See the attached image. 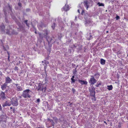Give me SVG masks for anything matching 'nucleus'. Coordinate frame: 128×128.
Returning <instances> with one entry per match:
<instances>
[{"mask_svg":"<svg viewBox=\"0 0 128 128\" xmlns=\"http://www.w3.org/2000/svg\"><path fill=\"white\" fill-rule=\"evenodd\" d=\"M1 96H4L5 95V92H2L0 94Z\"/></svg>","mask_w":128,"mask_h":128,"instance_id":"nucleus-28","label":"nucleus"},{"mask_svg":"<svg viewBox=\"0 0 128 128\" xmlns=\"http://www.w3.org/2000/svg\"><path fill=\"white\" fill-rule=\"evenodd\" d=\"M105 60L101 58L100 59V64L102 65H104L105 63Z\"/></svg>","mask_w":128,"mask_h":128,"instance_id":"nucleus-20","label":"nucleus"},{"mask_svg":"<svg viewBox=\"0 0 128 128\" xmlns=\"http://www.w3.org/2000/svg\"><path fill=\"white\" fill-rule=\"evenodd\" d=\"M27 20H26L24 21V22L26 24L27 26L28 27H29V24L27 23Z\"/></svg>","mask_w":128,"mask_h":128,"instance_id":"nucleus-30","label":"nucleus"},{"mask_svg":"<svg viewBox=\"0 0 128 128\" xmlns=\"http://www.w3.org/2000/svg\"><path fill=\"white\" fill-rule=\"evenodd\" d=\"M83 16H84V18L86 20V19L87 18L88 16V14L86 13H85L84 12V13L83 14Z\"/></svg>","mask_w":128,"mask_h":128,"instance_id":"nucleus-22","label":"nucleus"},{"mask_svg":"<svg viewBox=\"0 0 128 128\" xmlns=\"http://www.w3.org/2000/svg\"><path fill=\"white\" fill-rule=\"evenodd\" d=\"M73 46V47H72L73 48H76V47L75 45H74Z\"/></svg>","mask_w":128,"mask_h":128,"instance_id":"nucleus-47","label":"nucleus"},{"mask_svg":"<svg viewBox=\"0 0 128 128\" xmlns=\"http://www.w3.org/2000/svg\"><path fill=\"white\" fill-rule=\"evenodd\" d=\"M74 76H72V77L71 78L74 79Z\"/></svg>","mask_w":128,"mask_h":128,"instance_id":"nucleus-49","label":"nucleus"},{"mask_svg":"<svg viewBox=\"0 0 128 128\" xmlns=\"http://www.w3.org/2000/svg\"><path fill=\"white\" fill-rule=\"evenodd\" d=\"M0 98L2 99V100H4L6 98L5 96H0Z\"/></svg>","mask_w":128,"mask_h":128,"instance_id":"nucleus-34","label":"nucleus"},{"mask_svg":"<svg viewBox=\"0 0 128 128\" xmlns=\"http://www.w3.org/2000/svg\"><path fill=\"white\" fill-rule=\"evenodd\" d=\"M116 20H118L120 18V16L118 15H116Z\"/></svg>","mask_w":128,"mask_h":128,"instance_id":"nucleus-33","label":"nucleus"},{"mask_svg":"<svg viewBox=\"0 0 128 128\" xmlns=\"http://www.w3.org/2000/svg\"><path fill=\"white\" fill-rule=\"evenodd\" d=\"M7 87V84L5 83L1 86V88L2 90H5Z\"/></svg>","mask_w":128,"mask_h":128,"instance_id":"nucleus-18","label":"nucleus"},{"mask_svg":"<svg viewBox=\"0 0 128 128\" xmlns=\"http://www.w3.org/2000/svg\"><path fill=\"white\" fill-rule=\"evenodd\" d=\"M48 51L49 52H50V50H48Z\"/></svg>","mask_w":128,"mask_h":128,"instance_id":"nucleus-55","label":"nucleus"},{"mask_svg":"<svg viewBox=\"0 0 128 128\" xmlns=\"http://www.w3.org/2000/svg\"><path fill=\"white\" fill-rule=\"evenodd\" d=\"M11 16L12 18L14 19V20H16V17L15 16H14L12 14Z\"/></svg>","mask_w":128,"mask_h":128,"instance_id":"nucleus-37","label":"nucleus"},{"mask_svg":"<svg viewBox=\"0 0 128 128\" xmlns=\"http://www.w3.org/2000/svg\"><path fill=\"white\" fill-rule=\"evenodd\" d=\"M77 72V71L76 70V68H75L74 70H73V73L74 74H76V72Z\"/></svg>","mask_w":128,"mask_h":128,"instance_id":"nucleus-32","label":"nucleus"},{"mask_svg":"<svg viewBox=\"0 0 128 128\" xmlns=\"http://www.w3.org/2000/svg\"><path fill=\"white\" fill-rule=\"evenodd\" d=\"M32 92L29 90L27 89L23 91L22 96H30V94Z\"/></svg>","mask_w":128,"mask_h":128,"instance_id":"nucleus-7","label":"nucleus"},{"mask_svg":"<svg viewBox=\"0 0 128 128\" xmlns=\"http://www.w3.org/2000/svg\"><path fill=\"white\" fill-rule=\"evenodd\" d=\"M9 58H10V56H9V55H8V59H9Z\"/></svg>","mask_w":128,"mask_h":128,"instance_id":"nucleus-58","label":"nucleus"},{"mask_svg":"<svg viewBox=\"0 0 128 128\" xmlns=\"http://www.w3.org/2000/svg\"><path fill=\"white\" fill-rule=\"evenodd\" d=\"M27 96H24V98H26V97H27ZM28 97L30 98V96H28Z\"/></svg>","mask_w":128,"mask_h":128,"instance_id":"nucleus-52","label":"nucleus"},{"mask_svg":"<svg viewBox=\"0 0 128 128\" xmlns=\"http://www.w3.org/2000/svg\"><path fill=\"white\" fill-rule=\"evenodd\" d=\"M47 40L49 44H50L53 43L55 42V39L54 38H49L47 39Z\"/></svg>","mask_w":128,"mask_h":128,"instance_id":"nucleus-10","label":"nucleus"},{"mask_svg":"<svg viewBox=\"0 0 128 128\" xmlns=\"http://www.w3.org/2000/svg\"><path fill=\"white\" fill-rule=\"evenodd\" d=\"M27 127L28 128H30V126H27Z\"/></svg>","mask_w":128,"mask_h":128,"instance_id":"nucleus-54","label":"nucleus"},{"mask_svg":"<svg viewBox=\"0 0 128 128\" xmlns=\"http://www.w3.org/2000/svg\"><path fill=\"white\" fill-rule=\"evenodd\" d=\"M18 67L17 66H15L14 68V70H18Z\"/></svg>","mask_w":128,"mask_h":128,"instance_id":"nucleus-40","label":"nucleus"},{"mask_svg":"<svg viewBox=\"0 0 128 128\" xmlns=\"http://www.w3.org/2000/svg\"><path fill=\"white\" fill-rule=\"evenodd\" d=\"M40 102V99L39 98L37 99L36 100V102Z\"/></svg>","mask_w":128,"mask_h":128,"instance_id":"nucleus-39","label":"nucleus"},{"mask_svg":"<svg viewBox=\"0 0 128 128\" xmlns=\"http://www.w3.org/2000/svg\"><path fill=\"white\" fill-rule=\"evenodd\" d=\"M72 92H73V93H74L75 92H76V90H75V89H74V88H72Z\"/></svg>","mask_w":128,"mask_h":128,"instance_id":"nucleus-38","label":"nucleus"},{"mask_svg":"<svg viewBox=\"0 0 128 128\" xmlns=\"http://www.w3.org/2000/svg\"><path fill=\"white\" fill-rule=\"evenodd\" d=\"M12 105L14 106H17L18 104L17 98L14 97L12 98L11 100Z\"/></svg>","mask_w":128,"mask_h":128,"instance_id":"nucleus-4","label":"nucleus"},{"mask_svg":"<svg viewBox=\"0 0 128 128\" xmlns=\"http://www.w3.org/2000/svg\"><path fill=\"white\" fill-rule=\"evenodd\" d=\"M47 108H48V104H47Z\"/></svg>","mask_w":128,"mask_h":128,"instance_id":"nucleus-61","label":"nucleus"},{"mask_svg":"<svg viewBox=\"0 0 128 128\" xmlns=\"http://www.w3.org/2000/svg\"><path fill=\"white\" fill-rule=\"evenodd\" d=\"M76 18H77V16H75V19L76 20Z\"/></svg>","mask_w":128,"mask_h":128,"instance_id":"nucleus-57","label":"nucleus"},{"mask_svg":"<svg viewBox=\"0 0 128 128\" xmlns=\"http://www.w3.org/2000/svg\"><path fill=\"white\" fill-rule=\"evenodd\" d=\"M70 102H68V104H70Z\"/></svg>","mask_w":128,"mask_h":128,"instance_id":"nucleus-59","label":"nucleus"},{"mask_svg":"<svg viewBox=\"0 0 128 128\" xmlns=\"http://www.w3.org/2000/svg\"><path fill=\"white\" fill-rule=\"evenodd\" d=\"M35 108H32L31 109V110H34V109H35Z\"/></svg>","mask_w":128,"mask_h":128,"instance_id":"nucleus-50","label":"nucleus"},{"mask_svg":"<svg viewBox=\"0 0 128 128\" xmlns=\"http://www.w3.org/2000/svg\"><path fill=\"white\" fill-rule=\"evenodd\" d=\"M90 4L88 0L84 1V6L86 8L87 10H88L89 8Z\"/></svg>","mask_w":128,"mask_h":128,"instance_id":"nucleus-11","label":"nucleus"},{"mask_svg":"<svg viewBox=\"0 0 128 128\" xmlns=\"http://www.w3.org/2000/svg\"><path fill=\"white\" fill-rule=\"evenodd\" d=\"M8 9H9L10 10H11V7L9 5H8V7H7Z\"/></svg>","mask_w":128,"mask_h":128,"instance_id":"nucleus-36","label":"nucleus"},{"mask_svg":"<svg viewBox=\"0 0 128 128\" xmlns=\"http://www.w3.org/2000/svg\"><path fill=\"white\" fill-rule=\"evenodd\" d=\"M92 97L91 98L92 100L93 101H95L96 100V98H95V96H91Z\"/></svg>","mask_w":128,"mask_h":128,"instance_id":"nucleus-27","label":"nucleus"},{"mask_svg":"<svg viewBox=\"0 0 128 128\" xmlns=\"http://www.w3.org/2000/svg\"><path fill=\"white\" fill-rule=\"evenodd\" d=\"M86 20L85 24L86 25H87L89 24L90 22V21L89 20H86Z\"/></svg>","mask_w":128,"mask_h":128,"instance_id":"nucleus-23","label":"nucleus"},{"mask_svg":"<svg viewBox=\"0 0 128 128\" xmlns=\"http://www.w3.org/2000/svg\"><path fill=\"white\" fill-rule=\"evenodd\" d=\"M35 33H36H36H37V32H36H36H35Z\"/></svg>","mask_w":128,"mask_h":128,"instance_id":"nucleus-62","label":"nucleus"},{"mask_svg":"<svg viewBox=\"0 0 128 128\" xmlns=\"http://www.w3.org/2000/svg\"><path fill=\"white\" fill-rule=\"evenodd\" d=\"M4 11L5 15V22H8V21L7 20L8 16H7V13L6 12V9L5 8H4Z\"/></svg>","mask_w":128,"mask_h":128,"instance_id":"nucleus-17","label":"nucleus"},{"mask_svg":"<svg viewBox=\"0 0 128 128\" xmlns=\"http://www.w3.org/2000/svg\"><path fill=\"white\" fill-rule=\"evenodd\" d=\"M94 76L96 78H98L100 76V74L99 72H98L95 74Z\"/></svg>","mask_w":128,"mask_h":128,"instance_id":"nucleus-19","label":"nucleus"},{"mask_svg":"<svg viewBox=\"0 0 128 128\" xmlns=\"http://www.w3.org/2000/svg\"><path fill=\"white\" fill-rule=\"evenodd\" d=\"M112 88V86L110 85L109 86H108V89L109 90H111Z\"/></svg>","mask_w":128,"mask_h":128,"instance_id":"nucleus-24","label":"nucleus"},{"mask_svg":"<svg viewBox=\"0 0 128 128\" xmlns=\"http://www.w3.org/2000/svg\"><path fill=\"white\" fill-rule=\"evenodd\" d=\"M48 63H49L48 62V61H46L45 62V64H48Z\"/></svg>","mask_w":128,"mask_h":128,"instance_id":"nucleus-48","label":"nucleus"},{"mask_svg":"<svg viewBox=\"0 0 128 128\" xmlns=\"http://www.w3.org/2000/svg\"><path fill=\"white\" fill-rule=\"evenodd\" d=\"M90 76L91 78H90L89 82L90 84V86H91L92 85H93L94 84L96 83L97 80L94 78V77L93 76Z\"/></svg>","mask_w":128,"mask_h":128,"instance_id":"nucleus-6","label":"nucleus"},{"mask_svg":"<svg viewBox=\"0 0 128 128\" xmlns=\"http://www.w3.org/2000/svg\"><path fill=\"white\" fill-rule=\"evenodd\" d=\"M30 10V9H28L27 10Z\"/></svg>","mask_w":128,"mask_h":128,"instance_id":"nucleus-63","label":"nucleus"},{"mask_svg":"<svg viewBox=\"0 0 128 128\" xmlns=\"http://www.w3.org/2000/svg\"><path fill=\"white\" fill-rule=\"evenodd\" d=\"M90 86L91 87L89 88V90L90 93L91 94L90 96H94L95 94V88L93 86V85H92Z\"/></svg>","mask_w":128,"mask_h":128,"instance_id":"nucleus-8","label":"nucleus"},{"mask_svg":"<svg viewBox=\"0 0 128 128\" xmlns=\"http://www.w3.org/2000/svg\"><path fill=\"white\" fill-rule=\"evenodd\" d=\"M44 33H40V32L38 33L39 36L41 38H42L43 37H45L46 35H47L49 32V31H48L47 30H45L44 31Z\"/></svg>","mask_w":128,"mask_h":128,"instance_id":"nucleus-5","label":"nucleus"},{"mask_svg":"<svg viewBox=\"0 0 128 128\" xmlns=\"http://www.w3.org/2000/svg\"><path fill=\"white\" fill-rule=\"evenodd\" d=\"M5 103L6 106H10L11 105L10 103L7 101H6Z\"/></svg>","mask_w":128,"mask_h":128,"instance_id":"nucleus-26","label":"nucleus"},{"mask_svg":"<svg viewBox=\"0 0 128 128\" xmlns=\"http://www.w3.org/2000/svg\"><path fill=\"white\" fill-rule=\"evenodd\" d=\"M78 7L79 8L78 9V12L80 14V10L82 11L81 13V14L82 15H83V14L84 13V8L82 7V4H80L79 5Z\"/></svg>","mask_w":128,"mask_h":128,"instance_id":"nucleus-9","label":"nucleus"},{"mask_svg":"<svg viewBox=\"0 0 128 128\" xmlns=\"http://www.w3.org/2000/svg\"><path fill=\"white\" fill-rule=\"evenodd\" d=\"M3 48L4 51H6V48H5L4 46H3Z\"/></svg>","mask_w":128,"mask_h":128,"instance_id":"nucleus-45","label":"nucleus"},{"mask_svg":"<svg viewBox=\"0 0 128 128\" xmlns=\"http://www.w3.org/2000/svg\"><path fill=\"white\" fill-rule=\"evenodd\" d=\"M97 4L99 6H104V4L103 3H100V2H98L97 3Z\"/></svg>","mask_w":128,"mask_h":128,"instance_id":"nucleus-25","label":"nucleus"},{"mask_svg":"<svg viewBox=\"0 0 128 128\" xmlns=\"http://www.w3.org/2000/svg\"><path fill=\"white\" fill-rule=\"evenodd\" d=\"M2 108L1 104H0V110L2 111Z\"/></svg>","mask_w":128,"mask_h":128,"instance_id":"nucleus-46","label":"nucleus"},{"mask_svg":"<svg viewBox=\"0 0 128 128\" xmlns=\"http://www.w3.org/2000/svg\"><path fill=\"white\" fill-rule=\"evenodd\" d=\"M10 109H12V107H10Z\"/></svg>","mask_w":128,"mask_h":128,"instance_id":"nucleus-60","label":"nucleus"},{"mask_svg":"<svg viewBox=\"0 0 128 128\" xmlns=\"http://www.w3.org/2000/svg\"><path fill=\"white\" fill-rule=\"evenodd\" d=\"M71 83H74L75 82V80L74 79H72V78H71Z\"/></svg>","mask_w":128,"mask_h":128,"instance_id":"nucleus-31","label":"nucleus"},{"mask_svg":"<svg viewBox=\"0 0 128 128\" xmlns=\"http://www.w3.org/2000/svg\"><path fill=\"white\" fill-rule=\"evenodd\" d=\"M55 26V24L54 23H53V24L52 26L51 27L52 28L54 29Z\"/></svg>","mask_w":128,"mask_h":128,"instance_id":"nucleus-29","label":"nucleus"},{"mask_svg":"<svg viewBox=\"0 0 128 128\" xmlns=\"http://www.w3.org/2000/svg\"><path fill=\"white\" fill-rule=\"evenodd\" d=\"M21 4L19 2L18 3V5L19 6L21 7Z\"/></svg>","mask_w":128,"mask_h":128,"instance_id":"nucleus-44","label":"nucleus"},{"mask_svg":"<svg viewBox=\"0 0 128 128\" xmlns=\"http://www.w3.org/2000/svg\"><path fill=\"white\" fill-rule=\"evenodd\" d=\"M118 127H120V125H118Z\"/></svg>","mask_w":128,"mask_h":128,"instance_id":"nucleus-56","label":"nucleus"},{"mask_svg":"<svg viewBox=\"0 0 128 128\" xmlns=\"http://www.w3.org/2000/svg\"><path fill=\"white\" fill-rule=\"evenodd\" d=\"M54 120H55V121H57V120H58V119L57 118H56V117H54Z\"/></svg>","mask_w":128,"mask_h":128,"instance_id":"nucleus-42","label":"nucleus"},{"mask_svg":"<svg viewBox=\"0 0 128 128\" xmlns=\"http://www.w3.org/2000/svg\"><path fill=\"white\" fill-rule=\"evenodd\" d=\"M5 26L4 24H2L1 26H0V31H1L2 33H4V31Z\"/></svg>","mask_w":128,"mask_h":128,"instance_id":"nucleus-13","label":"nucleus"},{"mask_svg":"<svg viewBox=\"0 0 128 128\" xmlns=\"http://www.w3.org/2000/svg\"><path fill=\"white\" fill-rule=\"evenodd\" d=\"M16 90L18 91H22L23 90L22 88L20 86H19L18 84H15Z\"/></svg>","mask_w":128,"mask_h":128,"instance_id":"nucleus-14","label":"nucleus"},{"mask_svg":"<svg viewBox=\"0 0 128 128\" xmlns=\"http://www.w3.org/2000/svg\"><path fill=\"white\" fill-rule=\"evenodd\" d=\"M43 24L42 23L41 24H39L38 25V27L40 30H41V29L40 28L43 27Z\"/></svg>","mask_w":128,"mask_h":128,"instance_id":"nucleus-21","label":"nucleus"},{"mask_svg":"<svg viewBox=\"0 0 128 128\" xmlns=\"http://www.w3.org/2000/svg\"><path fill=\"white\" fill-rule=\"evenodd\" d=\"M73 105V103L72 102L71 103H70V104L69 105H68V106L70 107H72Z\"/></svg>","mask_w":128,"mask_h":128,"instance_id":"nucleus-35","label":"nucleus"},{"mask_svg":"<svg viewBox=\"0 0 128 128\" xmlns=\"http://www.w3.org/2000/svg\"><path fill=\"white\" fill-rule=\"evenodd\" d=\"M78 81L82 85L84 84L86 85L88 84V82L86 81L79 80Z\"/></svg>","mask_w":128,"mask_h":128,"instance_id":"nucleus-16","label":"nucleus"},{"mask_svg":"<svg viewBox=\"0 0 128 128\" xmlns=\"http://www.w3.org/2000/svg\"><path fill=\"white\" fill-rule=\"evenodd\" d=\"M46 124L48 128H50L53 126V128H54L55 123L52 120L48 118Z\"/></svg>","mask_w":128,"mask_h":128,"instance_id":"nucleus-2","label":"nucleus"},{"mask_svg":"<svg viewBox=\"0 0 128 128\" xmlns=\"http://www.w3.org/2000/svg\"><path fill=\"white\" fill-rule=\"evenodd\" d=\"M6 84H9L11 83L12 82V80L8 76H7L6 78Z\"/></svg>","mask_w":128,"mask_h":128,"instance_id":"nucleus-12","label":"nucleus"},{"mask_svg":"<svg viewBox=\"0 0 128 128\" xmlns=\"http://www.w3.org/2000/svg\"><path fill=\"white\" fill-rule=\"evenodd\" d=\"M6 34L9 35H12V34H16L17 33L15 32L12 29L10 28L9 30L8 29L6 30Z\"/></svg>","mask_w":128,"mask_h":128,"instance_id":"nucleus-3","label":"nucleus"},{"mask_svg":"<svg viewBox=\"0 0 128 128\" xmlns=\"http://www.w3.org/2000/svg\"><path fill=\"white\" fill-rule=\"evenodd\" d=\"M104 123H105L106 124V125L107 124V123L106 122V121H104Z\"/></svg>","mask_w":128,"mask_h":128,"instance_id":"nucleus-53","label":"nucleus"},{"mask_svg":"<svg viewBox=\"0 0 128 128\" xmlns=\"http://www.w3.org/2000/svg\"><path fill=\"white\" fill-rule=\"evenodd\" d=\"M37 88L38 90H42L43 92H45L46 89V84H42L40 82L38 83L37 84Z\"/></svg>","mask_w":128,"mask_h":128,"instance_id":"nucleus-1","label":"nucleus"},{"mask_svg":"<svg viewBox=\"0 0 128 128\" xmlns=\"http://www.w3.org/2000/svg\"><path fill=\"white\" fill-rule=\"evenodd\" d=\"M70 9L69 6L68 5L66 4L65 6L62 9V10L63 11V10L65 11H66L68 10H69Z\"/></svg>","mask_w":128,"mask_h":128,"instance_id":"nucleus-15","label":"nucleus"},{"mask_svg":"<svg viewBox=\"0 0 128 128\" xmlns=\"http://www.w3.org/2000/svg\"><path fill=\"white\" fill-rule=\"evenodd\" d=\"M101 85V84L100 83H99L98 84H97L96 85V87H98L99 85Z\"/></svg>","mask_w":128,"mask_h":128,"instance_id":"nucleus-43","label":"nucleus"},{"mask_svg":"<svg viewBox=\"0 0 128 128\" xmlns=\"http://www.w3.org/2000/svg\"><path fill=\"white\" fill-rule=\"evenodd\" d=\"M2 106L4 107H5L6 106V103H4L2 105Z\"/></svg>","mask_w":128,"mask_h":128,"instance_id":"nucleus-41","label":"nucleus"},{"mask_svg":"<svg viewBox=\"0 0 128 128\" xmlns=\"http://www.w3.org/2000/svg\"><path fill=\"white\" fill-rule=\"evenodd\" d=\"M42 128L41 127H38V128Z\"/></svg>","mask_w":128,"mask_h":128,"instance_id":"nucleus-64","label":"nucleus"},{"mask_svg":"<svg viewBox=\"0 0 128 128\" xmlns=\"http://www.w3.org/2000/svg\"><path fill=\"white\" fill-rule=\"evenodd\" d=\"M71 24H72L71 26H72V24H74V22H71Z\"/></svg>","mask_w":128,"mask_h":128,"instance_id":"nucleus-51","label":"nucleus"}]
</instances>
